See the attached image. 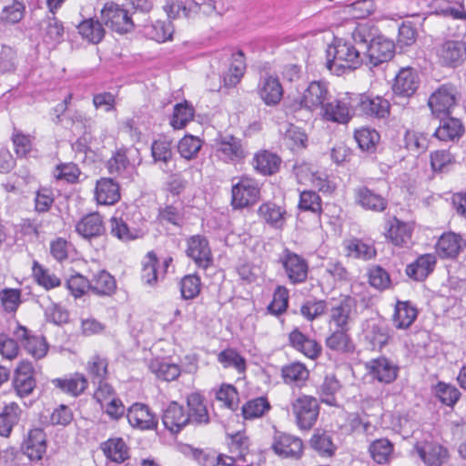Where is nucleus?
<instances>
[{
	"mask_svg": "<svg viewBox=\"0 0 466 466\" xmlns=\"http://www.w3.org/2000/svg\"><path fill=\"white\" fill-rule=\"evenodd\" d=\"M218 361L224 368H234L238 372L246 370V360L236 350L228 348L218 354Z\"/></svg>",
	"mask_w": 466,
	"mask_h": 466,
	"instance_id": "51",
	"label": "nucleus"
},
{
	"mask_svg": "<svg viewBox=\"0 0 466 466\" xmlns=\"http://www.w3.org/2000/svg\"><path fill=\"white\" fill-rule=\"evenodd\" d=\"M290 346L311 360L317 359L321 353V346L314 339L294 329L289 335Z\"/></svg>",
	"mask_w": 466,
	"mask_h": 466,
	"instance_id": "23",
	"label": "nucleus"
},
{
	"mask_svg": "<svg viewBox=\"0 0 466 466\" xmlns=\"http://www.w3.org/2000/svg\"><path fill=\"white\" fill-rule=\"evenodd\" d=\"M53 384L63 392L76 397L87 388L88 381L83 374L76 373L70 378L56 379Z\"/></svg>",
	"mask_w": 466,
	"mask_h": 466,
	"instance_id": "38",
	"label": "nucleus"
},
{
	"mask_svg": "<svg viewBox=\"0 0 466 466\" xmlns=\"http://www.w3.org/2000/svg\"><path fill=\"white\" fill-rule=\"evenodd\" d=\"M106 457L112 461L121 463L128 458V449L121 438L109 439L102 444Z\"/></svg>",
	"mask_w": 466,
	"mask_h": 466,
	"instance_id": "44",
	"label": "nucleus"
},
{
	"mask_svg": "<svg viewBox=\"0 0 466 466\" xmlns=\"http://www.w3.org/2000/svg\"><path fill=\"white\" fill-rule=\"evenodd\" d=\"M463 133L464 127L460 118H442L434 134L440 140L449 141L461 137Z\"/></svg>",
	"mask_w": 466,
	"mask_h": 466,
	"instance_id": "41",
	"label": "nucleus"
},
{
	"mask_svg": "<svg viewBox=\"0 0 466 466\" xmlns=\"http://www.w3.org/2000/svg\"><path fill=\"white\" fill-rule=\"evenodd\" d=\"M260 198L259 183L248 176H242L231 187L233 209H243L255 205Z\"/></svg>",
	"mask_w": 466,
	"mask_h": 466,
	"instance_id": "6",
	"label": "nucleus"
},
{
	"mask_svg": "<svg viewBox=\"0 0 466 466\" xmlns=\"http://www.w3.org/2000/svg\"><path fill=\"white\" fill-rule=\"evenodd\" d=\"M157 258L153 252H149L147 257V261L143 263L141 271V279L144 284L153 287L155 286L159 278V272L157 268Z\"/></svg>",
	"mask_w": 466,
	"mask_h": 466,
	"instance_id": "60",
	"label": "nucleus"
},
{
	"mask_svg": "<svg viewBox=\"0 0 466 466\" xmlns=\"http://www.w3.org/2000/svg\"><path fill=\"white\" fill-rule=\"evenodd\" d=\"M127 418L131 427L140 431L155 430L157 420L146 404L136 402L127 410Z\"/></svg>",
	"mask_w": 466,
	"mask_h": 466,
	"instance_id": "14",
	"label": "nucleus"
},
{
	"mask_svg": "<svg viewBox=\"0 0 466 466\" xmlns=\"http://www.w3.org/2000/svg\"><path fill=\"white\" fill-rule=\"evenodd\" d=\"M428 106L433 115L450 116L456 106V89L445 84L437 88L429 97Z\"/></svg>",
	"mask_w": 466,
	"mask_h": 466,
	"instance_id": "9",
	"label": "nucleus"
},
{
	"mask_svg": "<svg viewBox=\"0 0 466 466\" xmlns=\"http://www.w3.org/2000/svg\"><path fill=\"white\" fill-rule=\"evenodd\" d=\"M95 197L98 204L114 205L120 199L119 186L112 178L102 177L96 182Z\"/></svg>",
	"mask_w": 466,
	"mask_h": 466,
	"instance_id": "28",
	"label": "nucleus"
},
{
	"mask_svg": "<svg viewBox=\"0 0 466 466\" xmlns=\"http://www.w3.org/2000/svg\"><path fill=\"white\" fill-rule=\"evenodd\" d=\"M202 147V141L195 136L186 135L182 137L177 145V150L180 156L187 160L194 159L198 157Z\"/></svg>",
	"mask_w": 466,
	"mask_h": 466,
	"instance_id": "55",
	"label": "nucleus"
},
{
	"mask_svg": "<svg viewBox=\"0 0 466 466\" xmlns=\"http://www.w3.org/2000/svg\"><path fill=\"white\" fill-rule=\"evenodd\" d=\"M33 274L36 282L46 289L56 288L61 285L60 279L37 262L34 263Z\"/></svg>",
	"mask_w": 466,
	"mask_h": 466,
	"instance_id": "58",
	"label": "nucleus"
},
{
	"mask_svg": "<svg viewBox=\"0 0 466 466\" xmlns=\"http://www.w3.org/2000/svg\"><path fill=\"white\" fill-rule=\"evenodd\" d=\"M279 263H281L290 283L300 284L307 280L309 264L303 257L285 248L279 256Z\"/></svg>",
	"mask_w": 466,
	"mask_h": 466,
	"instance_id": "7",
	"label": "nucleus"
},
{
	"mask_svg": "<svg viewBox=\"0 0 466 466\" xmlns=\"http://www.w3.org/2000/svg\"><path fill=\"white\" fill-rule=\"evenodd\" d=\"M187 255L203 268H207L212 261L208 242L199 235L193 236L187 240Z\"/></svg>",
	"mask_w": 466,
	"mask_h": 466,
	"instance_id": "22",
	"label": "nucleus"
},
{
	"mask_svg": "<svg viewBox=\"0 0 466 466\" xmlns=\"http://www.w3.org/2000/svg\"><path fill=\"white\" fill-rule=\"evenodd\" d=\"M162 421L167 430L177 433L189 423V416L181 405L174 401L164 410Z\"/></svg>",
	"mask_w": 466,
	"mask_h": 466,
	"instance_id": "24",
	"label": "nucleus"
},
{
	"mask_svg": "<svg viewBox=\"0 0 466 466\" xmlns=\"http://www.w3.org/2000/svg\"><path fill=\"white\" fill-rule=\"evenodd\" d=\"M116 289L115 278L106 270H99L90 279V290L98 296H111Z\"/></svg>",
	"mask_w": 466,
	"mask_h": 466,
	"instance_id": "35",
	"label": "nucleus"
},
{
	"mask_svg": "<svg viewBox=\"0 0 466 466\" xmlns=\"http://www.w3.org/2000/svg\"><path fill=\"white\" fill-rule=\"evenodd\" d=\"M290 406L298 428L300 431L311 430L319 414V405L317 399L312 396L302 395L292 400Z\"/></svg>",
	"mask_w": 466,
	"mask_h": 466,
	"instance_id": "5",
	"label": "nucleus"
},
{
	"mask_svg": "<svg viewBox=\"0 0 466 466\" xmlns=\"http://www.w3.org/2000/svg\"><path fill=\"white\" fill-rule=\"evenodd\" d=\"M271 449L279 457L298 460L303 453V442L297 436L275 431Z\"/></svg>",
	"mask_w": 466,
	"mask_h": 466,
	"instance_id": "8",
	"label": "nucleus"
},
{
	"mask_svg": "<svg viewBox=\"0 0 466 466\" xmlns=\"http://www.w3.org/2000/svg\"><path fill=\"white\" fill-rule=\"evenodd\" d=\"M349 329H337L327 339L326 346L329 350L341 353H352L355 350V345L348 334Z\"/></svg>",
	"mask_w": 466,
	"mask_h": 466,
	"instance_id": "33",
	"label": "nucleus"
},
{
	"mask_svg": "<svg viewBox=\"0 0 466 466\" xmlns=\"http://www.w3.org/2000/svg\"><path fill=\"white\" fill-rule=\"evenodd\" d=\"M188 407L189 422L198 425H206L209 422V415L207 406L204 403V398L197 392L191 393L187 398Z\"/></svg>",
	"mask_w": 466,
	"mask_h": 466,
	"instance_id": "30",
	"label": "nucleus"
},
{
	"mask_svg": "<svg viewBox=\"0 0 466 466\" xmlns=\"http://www.w3.org/2000/svg\"><path fill=\"white\" fill-rule=\"evenodd\" d=\"M246 69L244 55L241 51L232 55V60L228 73L224 76L225 85L236 86L243 76Z\"/></svg>",
	"mask_w": 466,
	"mask_h": 466,
	"instance_id": "50",
	"label": "nucleus"
},
{
	"mask_svg": "<svg viewBox=\"0 0 466 466\" xmlns=\"http://www.w3.org/2000/svg\"><path fill=\"white\" fill-rule=\"evenodd\" d=\"M437 56L442 66L457 67L466 59V47L461 41L448 40L438 48Z\"/></svg>",
	"mask_w": 466,
	"mask_h": 466,
	"instance_id": "15",
	"label": "nucleus"
},
{
	"mask_svg": "<svg viewBox=\"0 0 466 466\" xmlns=\"http://www.w3.org/2000/svg\"><path fill=\"white\" fill-rule=\"evenodd\" d=\"M270 410L267 398L258 397L247 401L241 409L245 420H253L264 416Z\"/></svg>",
	"mask_w": 466,
	"mask_h": 466,
	"instance_id": "48",
	"label": "nucleus"
},
{
	"mask_svg": "<svg viewBox=\"0 0 466 466\" xmlns=\"http://www.w3.org/2000/svg\"><path fill=\"white\" fill-rule=\"evenodd\" d=\"M22 449L31 461H39L46 451V436L43 429H31L25 438Z\"/></svg>",
	"mask_w": 466,
	"mask_h": 466,
	"instance_id": "18",
	"label": "nucleus"
},
{
	"mask_svg": "<svg viewBox=\"0 0 466 466\" xmlns=\"http://www.w3.org/2000/svg\"><path fill=\"white\" fill-rule=\"evenodd\" d=\"M40 28L46 44L56 46L64 38V26L55 15L45 18L40 24Z\"/></svg>",
	"mask_w": 466,
	"mask_h": 466,
	"instance_id": "36",
	"label": "nucleus"
},
{
	"mask_svg": "<svg viewBox=\"0 0 466 466\" xmlns=\"http://www.w3.org/2000/svg\"><path fill=\"white\" fill-rule=\"evenodd\" d=\"M420 78L411 67L401 68L394 78L392 91L395 96L410 97L418 89Z\"/></svg>",
	"mask_w": 466,
	"mask_h": 466,
	"instance_id": "17",
	"label": "nucleus"
},
{
	"mask_svg": "<svg viewBox=\"0 0 466 466\" xmlns=\"http://www.w3.org/2000/svg\"><path fill=\"white\" fill-rule=\"evenodd\" d=\"M78 32L83 38L93 44L99 43L105 35V29L101 23L93 18L82 21L78 25Z\"/></svg>",
	"mask_w": 466,
	"mask_h": 466,
	"instance_id": "47",
	"label": "nucleus"
},
{
	"mask_svg": "<svg viewBox=\"0 0 466 466\" xmlns=\"http://www.w3.org/2000/svg\"><path fill=\"white\" fill-rule=\"evenodd\" d=\"M365 339L370 341L372 348L381 349L385 346L390 338V331L387 323L381 319H370L363 325Z\"/></svg>",
	"mask_w": 466,
	"mask_h": 466,
	"instance_id": "20",
	"label": "nucleus"
},
{
	"mask_svg": "<svg viewBox=\"0 0 466 466\" xmlns=\"http://www.w3.org/2000/svg\"><path fill=\"white\" fill-rule=\"evenodd\" d=\"M13 335L35 359H42L46 355L48 345L43 336L33 334L31 330L20 324L16 325Z\"/></svg>",
	"mask_w": 466,
	"mask_h": 466,
	"instance_id": "12",
	"label": "nucleus"
},
{
	"mask_svg": "<svg viewBox=\"0 0 466 466\" xmlns=\"http://www.w3.org/2000/svg\"><path fill=\"white\" fill-rule=\"evenodd\" d=\"M216 157L226 164L237 165L248 156L242 140L233 135L219 133L214 140Z\"/></svg>",
	"mask_w": 466,
	"mask_h": 466,
	"instance_id": "4",
	"label": "nucleus"
},
{
	"mask_svg": "<svg viewBox=\"0 0 466 466\" xmlns=\"http://www.w3.org/2000/svg\"><path fill=\"white\" fill-rule=\"evenodd\" d=\"M101 19L112 30L124 34L130 32L134 24L127 11L114 3H107L101 10Z\"/></svg>",
	"mask_w": 466,
	"mask_h": 466,
	"instance_id": "11",
	"label": "nucleus"
},
{
	"mask_svg": "<svg viewBox=\"0 0 466 466\" xmlns=\"http://www.w3.org/2000/svg\"><path fill=\"white\" fill-rule=\"evenodd\" d=\"M229 453L238 457V466H251L254 463V455L250 453L248 439L243 433L238 432L230 436L228 443Z\"/></svg>",
	"mask_w": 466,
	"mask_h": 466,
	"instance_id": "26",
	"label": "nucleus"
},
{
	"mask_svg": "<svg viewBox=\"0 0 466 466\" xmlns=\"http://www.w3.org/2000/svg\"><path fill=\"white\" fill-rule=\"evenodd\" d=\"M369 451L371 458L379 464H384L390 461L393 444L388 439H378L370 445Z\"/></svg>",
	"mask_w": 466,
	"mask_h": 466,
	"instance_id": "49",
	"label": "nucleus"
},
{
	"mask_svg": "<svg viewBox=\"0 0 466 466\" xmlns=\"http://www.w3.org/2000/svg\"><path fill=\"white\" fill-rule=\"evenodd\" d=\"M353 195L355 203L366 210L382 212L388 206L386 198L366 186L354 188Z\"/></svg>",
	"mask_w": 466,
	"mask_h": 466,
	"instance_id": "19",
	"label": "nucleus"
},
{
	"mask_svg": "<svg viewBox=\"0 0 466 466\" xmlns=\"http://www.w3.org/2000/svg\"><path fill=\"white\" fill-rule=\"evenodd\" d=\"M0 302L5 311L15 312L21 304V290L5 288L0 291Z\"/></svg>",
	"mask_w": 466,
	"mask_h": 466,
	"instance_id": "64",
	"label": "nucleus"
},
{
	"mask_svg": "<svg viewBox=\"0 0 466 466\" xmlns=\"http://www.w3.org/2000/svg\"><path fill=\"white\" fill-rule=\"evenodd\" d=\"M151 155L155 162L167 165L173 157L171 141L166 138L155 140L151 145Z\"/></svg>",
	"mask_w": 466,
	"mask_h": 466,
	"instance_id": "63",
	"label": "nucleus"
},
{
	"mask_svg": "<svg viewBox=\"0 0 466 466\" xmlns=\"http://www.w3.org/2000/svg\"><path fill=\"white\" fill-rule=\"evenodd\" d=\"M362 61V53L350 43L337 41L327 49V67L336 75L357 68Z\"/></svg>",
	"mask_w": 466,
	"mask_h": 466,
	"instance_id": "3",
	"label": "nucleus"
},
{
	"mask_svg": "<svg viewBox=\"0 0 466 466\" xmlns=\"http://www.w3.org/2000/svg\"><path fill=\"white\" fill-rule=\"evenodd\" d=\"M394 44L382 35H378L369 48H366L363 58L368 59V63L376 66L383 62L390 60L393 56Z\"/></svg>",
	"mask_w": 466,
	"mask_h": 466,
	"instance_id": "16",
	"label": "nucleus"
},
{
	"mask_svg": "<svg viewBox=\"0 0 466 466\" xmlns=\"http://www.w3.org/2000/svg\"><path fill=\"white\" fill-rule=\"evenodd\" d=\"M414 451L428 466H441L448 458L447 449L436 442H418Z\"/></svg>",
	"mask_w": 466,
	"mask_h": 466,
	"instance_id": "21",
	"label": "nucleus"
},
{
	"mask_svg": "<svg viewBox=\"0 0 466 466\" xmlns=\"http://www.w3.org/2000/svg\"><path fill=\"white\" fill-rule=\"evenodd\" d=\"M138 150L134 147H121L116 150L113 157L107 161V168L110 174L124 175L131 168L130 157Z\"/></svg>",
	"mask_w": 466,
	"mask_h": 466,
	"instance_id": "32",
	"label": "nucleus"
},
{
	"mask_svg": "<svg viewBox=\"0 0 466 466\" xmlns=\"http://www.w3.org/2000/svg\"><path fill=\"white\" fill-rule=\"evenodd\" d=\"M388 237L394 245L402 246L411 238V227L395 218L388 231Z\"/></svg>",
	"mask_w": 466,
	"mask_h": 466,
	"instance_id": "54",
	"label": "nucleus"
},
{
	"mask_svg": "<svg viewBox=\"0 0 466 466\" xmlns=\"http://www.w3.org/2000/svg\"><path fill=\"white\" fill-rule=\"evenodd\" d=\"M343 100V95L331 99L328 85L322 81H311L303 93L295 98L289 105L293 111L304 109L306 112L314 113L319 110L322 116H342V108H337L339 101Z\"/></svg>",
	"mask_w": 466,
	"mask_h": 466,
	"instance_id": "1",
	"label": "nucleus"
},
{
	"mask_svg": "<svg viewBox=\"0 0 466 466\" xmlns=\"http://www.w3.org/2000/svg\"><path fill=\"white\" fill-rule=\"evenodd\" d=\"M350 255L364 260L371 259L376 256V248L373 245L359 238L351 239L347 245Z\"/></svg>",
	"mask_w": 466,
	"mask_h": 466,
	"instance_id": "57",
	"label": "nucleus"
},
{
	"mask_svg": "<svg viewBox=\"0 0 466 466\" xmlns=\"http://www.w3.org/2000/svg\"><path fill=\"white\" fill-rule=\"evenodd\" d=\"M336 106L342 108V116H387L390 109L389 100L382 96L350 93L343 94Z\"/></svg>",
	"mask_w": 466,
	"mask_h": 466,
	"instance_id": "2",
	"label": "nucleus"
},
{
	"mask_svg": "<svg viewBox=\"0 0 466 466\" xmlns=\"http://www.w3.org/2000/svg\"><path fill=\"white\" fill-rule=\"evenodd\" d=\"M258 214L267 224L279 228L284 223L285 210L272 202H265L259 206Z\"/></svg>",
	"mask_w": 466,
	"mask_h": 466,
	"instance_id": "43",
	"label": "nucleus"
},
{
	"mask_svg": "<svg viewBox=\"0 0 466 466\" xmlns=\"http://www.w3.org/2000/svg\"><path fill=\"white\" fill-rule=\"evenodd\" d=\"M355 300L350 296H345L339 303L330 309V321L339 329H349Z\"/></svg>",
	"mask_w": 466,
	"mask_h": 466,
	"instance_id": "29",
	"label": "nucleus"
},
{
	"mask_svg": "<svg viewBox=\"0 0 466 466\" xmlns=\"http://www.w3.org/2000/svg\"><path fill=\"white\" fill-rule=\"evenodd\" d=\"M197 7L198 2L196 1L184 3L180 0H167L166 5H164V10L171 19L180 16L189 18L197 15Z\"/></svg>",
	"mask_w": 466,
	"mask_h": 466,
	"instance_id": "42",
	"label": "nucleus"
},
{
	"mask_svg": "<svg viewBox=\"0 0 466 466\" xmlns=\"http://www.w3.org/2000/svg\"><path fill=\"white\" fill-rule=\"evenodd\" d=\"M462 246V238L452 232L444 233L436 244V251L442 258H455Z\"/></svg>",
	"mask_w": 466,
	"mask_h": 466,
	"instance_id": "34",
	"label": "nucleus"
},
{
	"mask_svg": "<svg viewBox=\"0 0 466 466\" xmlns=\"http://www.w3.org/2000/svg\"><path fill=\"white\" fill-rule=\"evenodd\" d=\"M366 375L382 384L392 383L398 377L399 367L386 357H379L364 365Z\"/></svg>",
	"mask_w": 466,
	"mask_h": 466,
	"instance_id": "10",
	"label": "nucleus"
},
{
	"mask_svg": "<svg viewBox=\"0 0 466 466\" xmlns=\"http://www.w3.org/2000/svg\"><path fill=\"white\" fill-rule=\"evenodd\" d=\"M310 447L322 457H331L336 451L330 435L323 431L317 430L309 441Z\"/></svg>",
	"mask_w": 466,
	"mask_h": 466,
	"instance_id": "46",
	"label": "nucleus"
},
{
	"mask_svg": "<svg viewBox=\"0 0 466 466\" xmlns=\"http://www.w3.org/2000/svg\"><path fill=\"white\" fill-rule=\"evenodd\" d=\"M108 361L100 355H94L86 364V370L94 383L105 380L108 375Z\"/></svg>",
	"mask_w": 466,
	"mask_h": 466,
	"instance_id": "53",
	"label": "nucleus"
},
{
	"mask_svg": "<svg viewBox=\"0 0 466 466\" xmlns=\"http://www.w3.org/2000/svg\"><path fill=\"white\" fill-rule=\"evenodd\" d=\"M417 309L409 302H399L395 308L393 323L397 329L409 328L417 318Z\"/></svg>",
	"mask_w": 466,
	"mask_h": 466,
	"instance_id": "45",
	"label": "nucleus"
},
{
	"mask_svg": "<svg viewBox=\"0 0 466 466\" xmlns=\"http://www.w3.org/2000/svg\"><path fill=\"white\" fill-rule=\"evenodd\" d=\"M157 218L161 225L181 227L184 222L183 208L175 205H166L158 208Z\"/></svg>",
	"mask_w": 466,
	"mask_h": 466,
	"instance_id": "52",
	"label": "nucleus"
},
{
	"mask_svg": "<svg viewBox=\"0 0 466 466\" xmlns=\"http://www.w3.org/2000/svg\"><path fill=\"white\" fill-rule=\"evenodd\" d=\"M22 410L15 402H11L5 406L0 413V435L8 437L20 420Z\"/></svg>",
	"mask_w": 466,
	"mask_h": 466,
	"instance_id": "40",
	"label": "nucleus"
},
{
	"mask_svg": "<svg viewBox=\"0 0 466 466\" xmlns=\"http://www.w3.org/2000/svg\"><path fill=\"white\" fill-rule=\"evenodd\" d=\"M377 28L370 23L359 24L352 32L354 46H357L362 55L365 53L366 48H369L370 44L377 38Z\"/></svg>",
	"mask_w": 466,
	"mask_h": 466,
	"instance_id": "37",
	"label": "nucleus"
},
{
	"mask_svg": "<svg viewBox=\"0 0 466 466\" xmlns=\"http://www.w3.org/2000/svg\"><path fill=\"white\" fill-rule=\"evenodd\" d=\"M281 373L286 383L305 381L309 377L308 369L300 362H293L284 366Z\"/></svg>",
	"mask_w": 466,
	"mask_h": 466,
	"instance_id": "61",
	"label": "nucleus"
},
{
	"mask_svg": "<svg viewBox=\"0 0 466 466\" xmlns=\"http://www.w3.org/2000/svg\"><path fill=\"white\" fill-rule=\"evenodd\" d=\"M435 263L434 256L422 255L407 266L406 274L416 281H422L432 272Z\"/></svg>",
	"mask_w": 466,
	"mask_h": 466,
	"instance_id": "31",
	"label": "nucleus"
},
{
	"mask_svg": "<svg viewBox=\"0 0 466 466\" xmlns=\"http://www.w3.org/2000/svg\"><path fill=\"white\" fill-rule=\"evenodd\" d=\"M76 231L84 238L91 239L102 236L106 228L102 217L98 213H90L76 223Z\"/></svg>",
	"mask_w": 466,
	"mask_h": 466,
	"instance_id": "27",
	"label": "nucleus"
},
{
	"mask_svg": "<svg viewBox=\"0 0 466 466\" xmlns=\"http://www.w3.org/2000/svg\"><path fill=\"white\" fill-rule=\"evenodd\" d=\"M434 395L447 406H453L460 399L461 392L457 388L444 382L437 383L433 388Z\"/></svg>",
	"mask_w": 466,
	"mask_h": 466,
	"instance_id": "56",
	"label": "nucleus"
},
{
	"mask_svg": "<svg viewBox=\"0 0 466 466\" xmlns=\"http://www.w3.org/2000/svg\"><path fill=\"white\" fill-rule=\"evenodd\" d=\"M147 35L153 40L161 43L171 38L174 27L170 22L157 21L146 28Z\"/></svg>",
	"mask_w": 466,
	"mask_h": 466,
	"instance_id": "59",
	"label": "nucleus"
},
{
	"mask_svg": "<svg viewBox=\"0 0 466 466\" xmlns=\"http://www.w3.org/2000/svg\"><path fill=\"white\" fill-rule=\"evenodd\" d=\"M179 286L181 297L184 299H192L200 293V278L196 274L187 275L181 279Z\"/></svg>",
	"mask_w": 466,
	"mask_h": 466,
	"instance_id": "62",
	"label": "nucleus"
},
{
	"mask_svg": "<svg viewBox=\"0 0 466 466\" xmlns=\"http://www.w3.org/2000/svg\"><path fill=\"white\" fill-rule=\"evenodd\" d=\"M280 158L267 150L257 153L253 157L254 168L262 175H272L279 170Z\"/></svg>",
	"mask_w": 466,
	"mask_h": 466,
	"instance_id": "39",
	"label": "nucleus"
},
{
	"mask_svg": "<svg viewBox=\"0 0 466 466\" xmlns=\"http://www.w3.org/2000/svg\"><path fill=\"white\" fill-rule=\"evenodd\" d=\"M12 384L15 393L21 398L33 392L36 381L35 370L31 362L22 361L18 364L14 372Z\"/></svg>",
	"mask_w": 466,
	"mask_h": 466,
	"instance_id": "13",
	"label": "nucleus"
},
{
	"mask_svg": "<svg viewBox=\"0 0 466 466\" xmlns=\"http://www.w3.org/2000/svg\"><path fill=\"white\" fill-rule=\"evenodd\" d=\"M260 98L268 106H275L279 103L283 96V87L277 76H267L261 78L258 85Z\"/></svg>",
	"mask_w": 466,
	"mask_h": 466,
	"instance_id": "25",
	"label": "nucleus"
}]
</instances>
